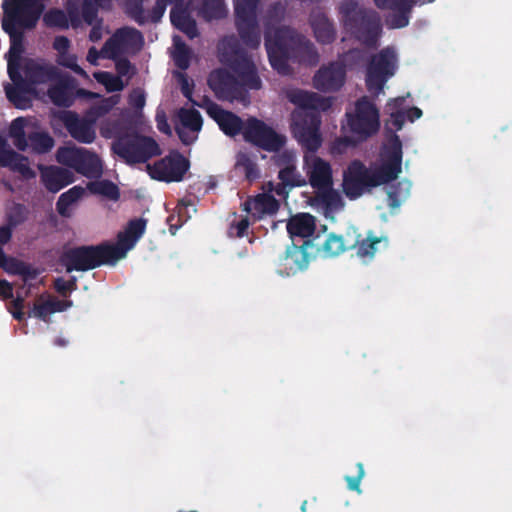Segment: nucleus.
<instances>
[{"mask_svg": "<svg viewBox=\"0 0 512 512\" xmlns=\"http://www.w3.org/2000/svg\"><path fill=\"white\" fill-rule=\"evenodd\" d=\"M39 0H3L2 28L10 37L6 54L8 74L12 84L5 86L8 99L18 108L29 106L32 96L40 93L37 86L56 83L58 74L54 67L43 60L31 59L24 54L23 33L33 29L43 11Z\"/></svg>", "mask_w": 512, "mask_h": 512, "instance_id": "obj_1", "label": "nucleus"}, {"mask_svg": "<svg viewBox=\"0 0 512 512\" xmlns=\"http://www.w3.org/2000/svg\"><path fill=\"white\" fill-rule=\"evenodd\" d=\"M288 99L297 106L292 113L291 128L297 141L308 150L303 157V170L307 183L315 190V205L326 218H333L335 212L343 208L339 193L333 189V172L330 163L314 152L322 144L321 120L308 110L325 111L331 104L330 97H322L314 92L291 90Z\"/></svg>", "mask_w": 512, "mask_h": 512, "instance_id": "obj_2", "label": "nucleus"}, {"mask_svg": "<svg viewBox=\"0 0 512 512\" xmlns=\"http://www.w3.org/2000/svg\"><path fill=\"white\" fill-rule=\"evenodd\" d=\"M401 162V143L393 135L383 147L378 161L370 168L360 161L349 164L343 174V190L346 196L356 199L370 189L396 178L401 172Z\"/></svg>", "mask_w": 512, "mask_h": 512, "instance_id": "obj_3", "label": "nucleus"}, {"mask_svg": "<svg viewBox=\"0 0 512 512\" xmlns=\"http://www.w3.org/2000/svg\"><path fill=\"white\" fill-rule=\"evenodd\" d=\"M146 223L142 219L129 222L119 233L115 244H104L96 247H78L69 249L62 257V263L67 272L84 271L102 264H115L123 259L145 231Z\"/></svg>", "mask_w": 512, "mask_h": 512, "instance_id": "obj_4", "label": "nucleus"}, {"mask_svg": "<svg viewBox=\"0 0 512 512\" xmlns=\"http://www.w3.org/2000/svg\"><path fill=\"white\" fill-rule=\"evenodd\" d=\"M203 107L207 114L215 120L220 129L229 136L242 131L244 138L266 150H277L284 144V137L257 119H249L245 124L231 112L225 111L217 104L205 100Z\"/></svg>", "mask_w": 512, "mask_h": 512, "instance_id": "obj_5", "label": "nucleus"}, {"mask_svg": "<svg viewBox=\"0 0 512 512\" xmlns=\"http://www.w3.org/2000/svg\"><path fill=\"white\" fill-rule=\"evenodd\" d=\"M379 112L367 98L356 102L354 108L347 112L346 133L343 139L333 145L334 153H343L348 144L354 145L376 133L379 129Z\"/></svg>", "mask_w": 512, "mask_h": 512, "instance_id": "obj_6", "label": "nucleus"}, {"mask_svg": "<svg viewBox=\"0 0 512 512\" xmlns=\"http://www.w3.org/2000/svg\"><path fill=\"white\" fill-rule=\"evenodd\" d=\"M266 48L271 65L279 72L286 73L287 60L294 49L310 50L309 46L294 35L289 28L269 29Z\"/></svg>", "mask_w": 512, "mask_h": 512, "instance_id": "obj_7", "label": "nucleus"}, {"mask_svg": "<svg viewBox=\"0 0 512 512\" xmlns=\"http://www.w3.org/2000/svg\"><path fill=\"white\" fill-rule=\"evenodd\" d=\"M120 101L119 95H113L101 100V102L92 107L85 118L79 119L74 114H67L65 123L71 136L83 143H91L96 137L94 124L99 117L108 113Z\"/></svg>", "mask_w": 512, "mask_h": 512, "instance_id": "obj_8", "label": "nucleus"}, {"mask_svg": "<svg viewBox=\"0 0 512 512\" xmlns=\"http://www.w3.org/2000/svg\"><path fill=\"white\" fill-rule=\"evenodd\" d=\"M398 58L391 48H385L374 55L367 67L366 86L370 93L379 95L385 83L396 73Z\"/></svg>", "mask_w": 512, "mask_h": 512, "instance_id": "obj_9", "label": "nucleus"}, {"mask_svg": "<svg viewBox=\"0 0 512 512\" xmlns=\"http://www.w3.org/2000/svg\"><path fill=\"white\" fill-rule=\"evenodd\" d=\"M112 149L127 163L144 162L161 153V149L154 139L138 135L117 139L113 143Z\"/></svg>", "mask_w": 512, "mask_h": 512, "instance_id": "obj_10", "label": "nucleus"}, {"mask_svg": "<svg viewBox=\"0 0 512 512\" xmlns=\"http://www.w3.org/2000/svg\"><path fill=\"white\" fill-rule=\"evenodd\" d=\"M347 236L350 248L355 249L357 257L364 263L372 261L377 253L385 250L389 245L386 235H377L373 231L362 234L353 226L347 229Z\"/></svg>", "mask_w": 512, "mask_h": 512, "instance_id": "obj_11", "label": "nucleus"}, {"mask_svg": "<svg viewBox=\"0 0 512 512\" xmlns=\"http://www.w3.org/2000/svg\"><path fill=\"white\" fill-rule=\"evenodd\" d=\"M57 160L88 177L97 176L102 170L98 156L82 148L73 146L60 148L57 152Z\"/></svg>", "mask_w": 512, "mask_h": 512, "instance_id": "obj_12", "label": "nucleus"}, {"mask_svg": "<svg viewBox=\"0 0 512 512\" xmlns=\"http://www.w3.org/2000/svg\"><path fill=\"white\" fill-rule=\"evenodd\" d=\"M188 168V160L178 153H171L154 164L146 166L151 178L165 182L181 181Z\"/></svg>", "mask_w": 512, "mask_h": 512, "instance_id": "obj_13", "label": "nucleus"}, {"mask_svg": "<svg viewBox=\"0 0 512 512\" xmlns=\"http://www.w3.org/2000/svg\"><path fill=\"white\" fill-rule=\"evenodd\" d=\"M142 44V36L137 30L122 28L105 43L102 54L106 58L116 59L121 55L138 51Z\"/></svg>", "mask_w": 512, "mask_h": 512, "instance_id": "obj_14", "label": "nucleus"}, {"mask_svg": "<svg viewBox=\"0 0 512 512\" xmlns=\"http://www.w3.org/2000/svg\"><path fill=\"white\" fill-rule=\"evenodd\" d=\"M263 189V193L243 203V210L253 221L273 216L279 208V202L274 198V185L268 183Z\"/></svg>", "mask_w": 512, "mask_h": 512, "instance_id": "obj_15", "label": "nucleus"}, {"mask_svg": "<svg viewBox=\"0 0 512 512\" xmlns=\"http://www.w3.org/2000/svg\"><path fill=\"white\" fill-rule=\"evenodd\" d=\"M295 160L296 155L293 152H285L284 155L280 157L283 167L279 171V178L282 183L274 186V189L275 195L279 196L281 199L287 197V187H301L307 184L306 176H302L297 171Z\"/></svg>", "mask_w": 512, "mask_h": 512, "instance_id": "obj_16", "label": "nucleus"}, {"mask_svg": "<svg viewBox=\"0 0 512 512\" xmlns=\"http://www.w3.org/2000/svg\"><path fill=\"white\" fill-rule=\"evenodd\" d=\"M209 85L219 99L247 103L239 83L225 70L214 71L209 77Z\"/></svg>", "mask_w": 512, "mask_h": 512, "instance_id": "obj_17", "label": "nucleus"}, {"mask_svg": "<svg viewBox=\"0 0 512 512\" xmlns=\"http://www.w3.org/2000/svg\"><path fill=\"white\" fill-rule=\"evenodd\" d=\"M0 166L9 168L20 175L22 179L29 180L36 176L27 157L10 148L7 141L0 136Z\"/></svg>", "mask_w": 512, "mask_h": 512, "instance_id": "obj_18", "label": "nucleus"}, {"mask_svg": "<svg viewBox=\"0 0 512 512\" xmlns=\"http://www.w3.org/2000/svg\"><path fill=\"white\" fill-rule=\"evenodd\" d=\"M176 131L185 144L194 142L202 128V118L193 108H182L177 114Z\"/></svg>", "mask_w": 512, "mask_h": 512, "instance_id": "obj_19", "label": "nucleus"}, {"mask_svg": "<svg viewBox=\"0 0 512 512\" xmlns=\"http://www.w3.org/2000/svg\"><path fill=\"white\" fill-rule=\"evenodd\" d=\"M345 80V68L343 61L333 62L323 66L313 78L314 87L321 91L338 90Z\"/></svg>", "mask_w": 512, "mask_h": 512, "instance_id": "obj_20", "label": "nucleus"}, {"mask_svg": "<svg viewBox=\"0 0 512 512\" xmlns=\"http://www.w3.org/2000/svg\"><path fill=\"white\" fill-rule=\"evenodd\" d=\"M405 97L394 98L388 101L386 111L389 114L387 128L400 130L406 120L411 122L422 116V111L417 107L408 108L404 105Z\"/></svg>", "mask_w": 512, "mask_h": 512, "instance_id": "obj_21", "label": "nucleus"}, {"mask_svg": "<svg viewBox=\"0 0 512 512\" xmlns=\"http://www.w3.org/2000/svg\"><path fill=\"white\" fill-rule=\"evenodd\" d=\"M71 306L72 301L70 300H61L50 294H41L33 301L29 316L49 322L53 313L65 311Z\"/></svg>", "mask_w": 512, "mask_h": 512, "instance_id": "obj_22", "label": "nucleus"}, {"mask_svg": "<svg viewBox=\"0 0 512 512\" xmlns=\"http://www.w3.org/2000/svg\"><path fill=\"white\" fill-rule=\"evenodd\" d=\"M313 242L308 239L301 246H292L288 248L284 265L289 270L287 274H294L308 266L312 257H315Z\"/></svg>", "mask_w": 512, "mask_h": 512, "instance_id": "obj_23", "label": "nucleus"}, {"mask_svg": "<svg viewBox=\"0 0 512 512\" xmlns=\"http://www.w3.org/2000/svg\"><path fill=\"white\" fill-rule=\"evenodd\" d=\"M311 241L313 242L316 256L320 255L322 257H334L340 255L348 248H350L349 237L347 236V233L345 234V237L335 233H330L325 237L324 240L316 237Z\"/></svg>", "mask_w": 512, "mask_h": 512, "instance_id": "obj_24", "label": "nucleus"}, {"mask_svg": "<svg viewBox=\"0 0 512 512\" xmlns=\"http://www.w3.org/2000/svg\"><path fill=\"white\" fill-rule=\"evenodd\" d=\"M39 169L42 183L50 192H58L73 182V174L67 169L56 166H39Z\"/></svg>", "mask_w": 512, "mask_h": 512, "instance_id": "obj_25", "label": "nucleus"}, {"mask_svg": "<svg viewBox=\"0 0 512 512\" xmlns=\"http://www.w3.org/2000/svg\"><path fill=\"white\" fill-rule=\"evenodd\" d=\"M287 230L293 240L310 238L316 230L315 218L308 213H299L289 219Z\"/></svg>", "mask_w": 512, "mask_h": 512, "instance_id": "obj_26", "label": "nucleus"}, {"mask_svg": "<svg viewBox=\"0 0 512 512\" xmlns=\"http://www.w3.org/2000/svg\"><path fill=\"white\" fill-rule=\"evenodd\" d=\"M35 127L33 123L25 118H17L12 121L9 129V136L13 144L22 151L29 149V139Z\"/></svg>", "mask_w": 512, "mask_h": 512, "instance_id": "obj_27", "label": "nucleus"}, {"mask_svg": "<svg viewBox=\"0 0 512 512\" xmlns=\"http://www.w3.org/2000/svg\"><path fill=\"white\" fill-rule=\"evenodd\" d=\"M14 285L6 280H0V297L2 299H10L8 305V311L17 320H23L25 317L24 306H25V295L18 292L16 297L13 294Z\"/></svg>", "mask_w": 512, "mask_h": 512, "instance_id": "obj_28", "label": "nucleus"}, {"mask_svg": "<svg viewBox=\"0 0 512 512\" xmlns=\"http://www.w3.org/2000/svg\"><path fill=\"white\" fill-rule=\"evenodd\" d=\"M67 9L69 12V17L64 13V11L59 9H51L47 11L43 15L44 24L48 27L56 28H67L69 23L72 25H77L79 19L73 10L72 0H69Z\"/></svg>", "mask_w": 512, "mask_h": 512, "instance_id": "obj_29", "label": "nucleus"}, {"mask_svg": "<svg viewBox=\"0 0 512 512\" xmlns=\"http://www.w3.org/2000/svg\"><path fill=\"white\" fill-rule=\"evenodd\" d=\"M69 40L65 37H57L54 41V48L58 52L57 61L59 64L72 69L77 74L89 78L87 73L77 64L75 55L69 53Z\"/></svg>", "mask_w": 512, "mask_h": 512, "instance_id": "obj_30", "label": "nucleus"}, {"mask_svg": "<svg viewBox=\"0 0 512 512\" xmlns=\"http://www.w3.org/2000/svg\"><path fill=\"white\" fill-rule=\"evenodd\" d=\"M85 189L80 186H74L67 192L60 195L57 201V211L62 216H70L71 206L83 197Z\"/></svg>", "mask_w": 512, "mask_h": 512, "instance_id": "obj_31", "label": "nucleus"}, {"mask_svg": "<svg viewBox=\"0 0 512 512\" xmlns=\"http://www.w3.org/2000/svg\"><path fill=\"white\" fill-rule=\"evenodd\" d=\"M171 21L175 27L182 30L189 37L197 34L195 22L186 14V12L175 7L171 11Z\"/></svg>", "mask_w": 512, "mask_h": 512, "instance_id": "obj_32", "label": "nucleus"}, {"mask_svg": "<svg viewBox=\"0 0 512 512\" xmlns=\"http://www.w3.org/2000/svg\"><path fill=\"white\" fill-rule=\"evenodd\" d=\"M411 184L408 181L398 182L397 185L389 188L388 197L389 205L397 208L405 201L410 194Z\"/></svg>", "mask_w": 512, "mask_h": 512, "instance_id": "obj_33", "label": "nucleus"}, {"mask_svg": "<svg viewBox=\"0 0 512 512\" xmlns=\"http://www.w3.org/2000/svg\"><path fill=\"white\" fill-rule=\"evenodd\" d=\"M29 149L36 153H45L53 147L52 138L42 132L34 129L29 139Z\"/></svg>", "mask_w": 512, "mask_h": 512, "instance_id": "obj_34", "label": "nucleus"}, {"mask_svg": "<svg viewBox=\"0 0 512 512\" xmlns=\"http://www.w3.org/2000/svg\"><path fill=\"white\" fill-rule=\"evenodd\" d=\"M171 55L179 68L185 69L188 67L190 52L178 36L173 37Z\"/></svg>", "mask_w": 512, "mask_h": 512, "instance_id": "obj_35", "label": "nucleus"}, {"mask_svg": "<svg viewBox=\"0 0 512 512\" xmlns=\"http://www.w3.org/2000/svg\"><path fill=\"white\" fill-rule=\"evenodd\" d=\"M88 189L93 194L102 195L112 200L117 199L119 196L116 185L106 180L92 182L88 185Z\"/></svg>", "mask_w": 512, "mask_h": 512, "instance_id": "obj_36", "label": "nucleus"}, {"mask_svg": "<svg viewBox=\"0 0 512 512\" xmlns=\"http://www.w3.org/2000/svg\"><path fill=\"white\" fill-rule=\"evenodd\" d=\"M94 78L109 92L120 91L125 86V83L120 77L114 76L108 72H96L94 73Z\"/></svg>", "mask_w": 512, "mask_h": 512, "instance_id": "obj_37", "label": "nucleus"}, {"mask_svg": "<svg viewBox=\"0 0 512 512\" xmlns=\"http://www.w3.org/2000/svg\"><path fill=\"white\" fill-rule=\"evenodd\" d=\"M236 169L245 174L246 178L253 180L258 177V171L254 162L246 154L240 153L237 156Z\"/></svg>", "mask_w": 512, "mask_h": 512, "instance_id": "obj_38", "label": "nucleus"}, {"mask_svg": "<svg viewBox=\"0 0 512 512\" xmlns=\"http://www.w3.org/2000/svg\"><path fill=\"white\" fill-rule=\"evenodd\" d=\"M241 82L249 89H259L261 82L255 73L254 66L247 63L245 68L239 72Z\"/></svg>", "mask_w": 512, "mask_h": 512, "instance_id": "obj_39", "label": "nucleus"}, {"mask_svg": "<svg viewBox=\"0 0 512 512\" xmlns=\"http://www.w3.org/2000/svg\"><path fill=\"white\" fill-rule=\"evenodd\" d=\"M48 94L52 102L56 105L68 106L71 102L70 93L67 87L50 88Z\"/></svg>", "mask_w": 512, "mask_h": 512, "instance_id": "obj_40", "label": "nucleus"}, {"mask_svg": "<svg viewBox=\"0 0 512 512\" xmlns=\"http://www.w3.org/2000/svg\"><path fill=\"white\" fill-rule=\"evenodd\" d=\"M204 13L208 18H220L226 13L222 0H207Z\"/></svg>", "mask_w": 512, "mask_h": 512, "instance_id": "obj_41", "label": "nucleus"}, {"mask_svg": "<svg viewBox=\"0 0 512 512\" xmlns=\"http://www.w3.org/2000/svg\"><path fill=\"white\" fill-rule=\"evenodd\" d=\"M314 32L317 39L321 42H329L333 38L332 27L326 20H321L315 25Z\"/></svg>", "mask_w": 512, "mask_h": 512, "instance_id": "obj_42", "label": "nucleus"}, {"mask_svg": "<svg viewBox=\"0 0 512 512\" xmlns=\"http://www.w3.org/2000/svg\"><path fill=\"white\" fill-rule=\"evenodd\" d=\"M357 467H358V475H357V477L347 476L345 479H346V481L348 483L349 489L357 491L358 493H361L360 483H361V480L363 479V477L365 475V472H364V467H363V465L361 463H359L357 465Z\"/></svg>", "mask_w": 512, "mask_h": 512, "instance_id": "obj_43", "label": "nucleus"}, {"mask_svg": "<svg viewBox=\"0 0 512 512\" xmlns=\"http://www.w3.org/2000/svg\"><path fill=\"white\" fill-rule=\"evenodd\" d=\"M249 224H250V219H248V218L242 219L236 225L231 226L229 234L233 237H241L245 234Z\"/></svg>", "mask_w": 512, "mask_h": 512, "instance_id": "obj_44", "label": "nucleus"}, {"mask_svg": "<svg viewBox=\"0 0 512 512\" xmlns=\"http://www.w3.org/2000/svg\"><path fill=\"white\" fill-rule=\"evenodd\" d=\"M236 13L242 17L246 10H252L255 6L256 0H234Z\"/></svg>", "mask_w": 512, "mask_h": 512, "instance_id": "obj_45", "label": "nucleus"}, {"mask_svg": "<svg viewBox=\"0 0 512 512\" xmlns=\"http://www.w3.org/2000/svg\"><path fill=\"white\" fill-rule=\"evenodd\" d=\"M75 286L74 280H64L59 278L55 281V288L61 294H66L67 292L74 290Z\"/></svg>", "mask_w": 512, "mask_h": 512, "instance_id": "obj_46", "label": "nucleus"}, {"mask_svg": "<svg viewBox=\"0 0 512 512\" xmlns=\"http://www.w3.org/2000/svg\"><path fill=\"white\" fill-rule=\"evenodd\" d=\"M156 122H157V128L159 131L170 135L171 134V128L167 122L166 115L163 111H158L156 114Z\"/></svg>", "mask_w": 512, "mask_h": 512, "instance_id": "obj_47", "label": "nucleus"}, {"mask_svg": "<svg viewBox=\"0 0 512 512\" xmlns=\"http://www.w3.org/2000/svg\"><path fill=\"white\" fill-rule=\"evenodd\" d=\"M129 103L135 108H142L145 103V96L141 90H134L130 94Z\"/></svg>", "mask_w": 512, "mask_h": 512, "instance_id": "obj_48", "label": "nucleus"}, {"mask_svg": "<svg viewBox=\"0 0 512 512\" xmlns=\"http://www.w3.org/2000/svg\"><path fill=\"white\" fill-rule=\"evenodd\" d=\"M117 125L109 121H105L100 126V134L105 138H112L116 135Z\"/></svg>", "mask_w": 512, "mask_h": 512, "instance_id": "obj_49", "label": "nucleus"}, {"mask_svg": "<svg viewBox=\"0 0 512 512\" xmlns=\"http://www.w3.org/2000/svg\"><path fill=\"white\" fill-rule=\"evenodd\" d=\"M408 24V17L406 14H402L399 17H392L389 19V25L392 28H401Z\"/></svg>", "mask_w": 512, "mask_h": 512, "instance_id": "obj_50", "label": "nucleus"}, {"mask_svg": "<svg viewBox=\"0 0 512 512\" xmlns=\"http://www.w3.org/2000/svg\"><path fill=\"white\" fill-rule=\"evenodd\" d=\"M92 9V5L89 1H85L83 3V18L89 24H93L94 13L90 11Z\"/></svg>", "mask_w": 512, "mask_h": 512, "instance_id": "obj_51", "label": "nucleus"}, {"mask_svg": "<svg viewBox=\"0 0 512 512\" xmlns=\"http://www.w3.org/2000/svg\"><path fill=\"white\" fill-rule=\"evenodd\" d=\"M375 2L379 7L404 6L409 2V0H375Z\"/></svg>", "mask_w": 512, "mask_h": 512, "instance_id": "obj_52", "label": "nucleus"}, {"mask_svg": "<svg viewBox=\"0 0 512 512\" xmlns=\"http://www.w3.org/2000/svg\"><path fill=\"white\" fill-rule=\"evenodd\" d=\"M105 32L104 27L101 24H95L90 32V39L92 41H98L102 38Z\"/></svg>", "mask_w": 512, "mask_h": 512, "instance_id": "obj_53", "label": "nucleus"}, {"mask_svg": "<svg viewBox=\"0 0 512 512\" xmlns=\"http://www.w3.org/2000/svg\"><path fill=\"white\" fill-rule=\"evenodd\" d=\"M177 76H178L179 82L181 84V88H182L184 95L186 97L190 98L191 88H190V83H189L188 79L182 73L177 74Z\"/></svg>", "mask_w": 512, "mask_h": 512, "instance_id": "obj_54", "label": "nucleus"}, {"mask_svg": "<svg viewBox=\"0 0 512 512\" xmlns=\"http://www.w3.org/2000/svg\"><path fill=\"white\" fill-rule=\"evenodd\" d=\"M117 71L120 75L126 76L130 73L131 66L127 60H119L116 64Z\"/></svg>", "mask_w": 512, "mask_h": 512, "instance_id": "obj_55", "label": "nucleus"}, {"mask_svg": "<svg viewBox=\"0 0 512 512\" xmlns=\"http://www.w3.org/2000/svg\"><path fill=\"white\" fill-rule=\"evenodd\" d=\"M102 57L105 58L102 54V50L98 52L95 48H91L87 55V61L92 65H97V60Z\"/></svg>", "mask_w": 512, "mask_h": 512, "instance_id": "obj_56", "label": "nucleus"}, {"mask_svg": "<svg viewBox=\"0 0 512 512\" xmlns=\"http://www.w3.org/2000/svg\"><path fill=\"white\" fill-rule=\"evenodd\" d=\"M56 344L58 346H65L67 344V341L64 338L59 337L56 339Z\"/></svg>", "mask_w": 512, "mask_h": 512, "instance_id": "obj_57", "label": "nucleus"}, {"mask_svg": "<svg viewBox=\"0 0 512 512\" xmlns=\"http://www.w3.org/2000/svg\"><path fill=\"white\" fill-rule=\"evenodd\" d=\"M31 286H32V280L30 281V285H27V286H25V287H23V285H22V286H21V289H26V288H27L26 293H29V288H30Z\"/></svg>", "mask_w": 512, "mask_h": 512, "instance_id": "obj_58", "label": "nucleus"}, {"mask_svg": "<svg viewBox=\"0 0 512 512\" xmlns=\"http://www.w3.org/2000/svg\"><path fill=\"white\" fill-rule=\"evenodd\" d=\"M97 3H99L100 5L103 4L104 0H95Z\"/></svg>", "mask_w": 512, "mask_h": 512, "instance_id": "obj_59", "label": "nucleus"}, {"mask_svg": "<svg viewBox=\"0 0 512 512\" xmlns=\"http://www.w3.org/2000/svg\"><path fill=\"white\" fill-rule=\"evenodd\" d=\"M82 163L85 164V166H89V161H83Z\"/></svg>", "mask_w": 512, "mask_h": 512, "instance_id": "obj_60", "label": "nucleus"}]
</instances>
